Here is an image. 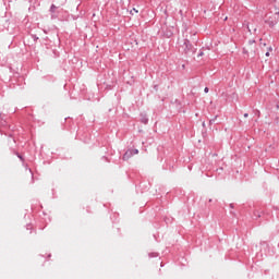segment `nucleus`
<instances>
[{
	"mask_svg": "<svg viewBox=\"0 0 279 279\" xmlns=\"http://www.w3.org/2000/svg\"><path fill=\"white\" fill-rule=\"evenodd\" d=\"M243 53L247 54V50H246V49H243Z\"/></svg>",
	"mask_w": 279,
	"mask_h": 279,
	"instance_id": "nucleus-5",
	"label": "nucleus"
},
{
	"mask_svg": "<svg viewBox=\"0 0 279 279\" xmlns=\"http://www.w3.org/2000/svg\"><path fill=\"white\" fill-rule=\"evenodd\" d=\"M136 154H138V149H128L123 155V160H130Z\"/></svg>",
	"mask_w": 279,
	"mask_h": 279,
	"instance_id": "nucleus-1",
	"label": "nucleus"
},
{
	"mask_svg": "<svg viewBox=\"0 0 279 279\" xmlns=\"http://www.w3.org/2000/svg\"><path fill=\"white\" fill-rule=\"evenodd\" d=\"M204 90H205V93H208V87H205V89H204Z\"/></svg>",
	"mask_w": 279,
	"mask_h": 279,
	"instance_id": "nucleus-6",
	"label": "nucleus"
},
{
	"mask_svg": "<svg viewBox=\"0 0 279 279\" xmlns=\"http://www.w3.org/2000/svg\"><path fill=\"white\" fill-rule=\"evenodd\" d=\"M266 56L269 57V52H266Z\"/></svg>",
	"mask_w": 279,
	"mask_h": 279,
	"instance_id": "nucleus-10",
	"label": "nucleus"
},
{
	"mask_svg": "<svg viewBox=\"0 0 279 279\" xmlns=\"http://www.w3.org/2000/svg\"><path fill=\"white\" fill-rule=\"evenodd\" d=\"M133 12H138V11H136V9H133Z\"/></svg>",
	"mask_w": 279,
	"mask_h": 279,
	"instance_id": "nucleus-9",
	"label": "nucleus"
},
{
	"mask_svg": "<svg viewBox=\"0 0 279 279\" xmlns=\"http://www.w3.org/2000/svg\"><path fill=\"white\" fill-rule=\"evenodd\" d=\"M181 49L184 51V53H189V51H191V41H189V39H185L183 45L181 46Z\"/></svg>",
	"mask_w": 279,
	"mask_h": 279,
	"instance_id": "nucleus-2",
	"label": "nucleus"
},
{
	"mask_svg": "<svg viewBox=\"0 0 279 279\" xmlns=\"http://www.w3.org/2000/svg\"><path fill=\"white\" fill-rule=\"evenodd\" d=\"M199 57H202V56H204V52H199V54H198Z\"/></svg>",
	"mask_w": 279,
	"mask_h": 279,
	"instance_id": "nucleus-7",
	"label": "nucleus"
},
{
	"mask_svg": "<svg viewBox=\"0 0 279 279\" xmlns=\"http://www.w3.org/2000/svg\"><path fill=\"white\" fill-rule=\"evenodd\" d=\"M244 117H245V118H247V117H248V114H247V113H244Z\"/></svg>",
	"mask_w": 279,
	"mask_h": 279,
	"instance_id": "nucleus-8",
	"label": "nucleus"
},
{
	"mask_svg": "<svg viewBox=\"0 0 279 279\" xmlns=\"http://www.w3.org/2000/svg\"><path fill=\"white\" fill-rule=\"evenodd\" d=\"M56 9H57L56 4H52L51 8H50V11L56 12Z\"/></svg>",
	"mask_w": 279,
	"mask_h": 279,
	"instance_id": "nucleus-3",
	"label": "nucleus"
},
{
	"mask_svg": "<svg viewBox=\"0 0 279 279\" xmlns=\"http://www.w3.org/2000/svg\"><path fill=\"white\" fill-rule=\"evenodd\" d=\"M142 122H143V123H147V118H144V119L142 120Z\"/></svg>",
	"mask_w": 279,
	"mask_h": 279,
	"instance_id": "nucleus-4",
	"label": "nucleus"
}]
</instances>
